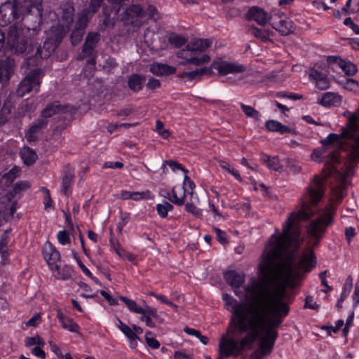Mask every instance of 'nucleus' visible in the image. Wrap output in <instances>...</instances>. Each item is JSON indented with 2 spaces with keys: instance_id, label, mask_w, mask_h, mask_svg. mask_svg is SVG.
<instances>
[{
  "instance_id": "obj_1",
  "label": "nucleus",
  "mask_w": 359,
  "mask_h": 359,
  "mask_svg": "<svg viewBox=\"0 0 359 359\" xmlns=\"http://www.w3.org/2000/svg\"><path fill=\"white\" fill-rule=\"evenodd\" d=\"M324 191L323 179L315 176L301 198V209L290 214L283 226L281 234L276 229L277 235L271 236L269 249L264 252L259 263V279H252L245 287V300L237 302L227 294L224 295L226 304L232 306L231 325L234 329L236 308L239 304H249L251 299L249 294L252 291H269L271 294L286 297V287L293 288L300 280L302 276L301 270L308 272L315 267L316 258L309 248L303 253L298 264L294 262L295 252L303 241L298 223L302 219H308L314 214L316 210L311 206L318 204L324 195Z\"/></svg>"
},
{
  "instance_id": "obj_2",
  "label": "nucleus",
  "mask_w": 359,
  "mask_h": 359,
  "mask_svg": "<svg viewBox=\"0 0 359 359\" xmlns=\"http://www.w3.org/2000/svg\"><path fill=\"white\" fill-rule=\"evenodd\" d=\"M249 304H239L233 319L235 330L239 332H253L255 340L260 336V349L269 355L278 337L276 329L289 313L290 307L280 297L267 291H252Z\"/></svg>"
},
{
  "instance_id": "obj_3",
  "label": "nucleus",
  "mask_w": 359,
  "mask_h": 359,
  "mask_svg": "<svg viewBox=\"0 0 359 359\" xmlns=\"http://www.w3.org/2000/svg\"><path fill=\"white\" fill-rule=\"evenodd\" d=\"M341 138L347 140L349 145L346 154L348 159L341 163L339 160L338 151L331 153L325 160V177H333L334 182L332 183L330 203L320 212L318 217L312 220L307 227V231L310 237L309 247H316L318 245L320 240L324 236L326 229L333 221V216L336 211L334 203L340 202L344 196V190L348 184V178L353 174V169L358 158H353L351 156V142L340 135L331 133L325 140H322L323 147L325 150L334 147L335 142H339Z\"/></svg>"
},
{
  "instance_id": "obj_4",
  "label": "nucleus",
  "mask_w": 359,
  "mask_h": 359,
  "mask_svg": "<svg viewBox=\"0 0 359 359\" xmlns=\"http://www.w3.org/2000/svg\"><path fill=\"white\" fill-rule=\"evenodd\" d=\"M341 138L347 140L349 145L346 154L348 159L341 163L339 160L338 151L331 153L325 160V177H333L334 182L332 183L330 203L320 212L318 217L312 220L307 227V231L310 237L309 247H316L318 245L320 240L324 236L326 229L333 221V216L336 211L334 203L340 202L344 196V190L348 184V178L353 174V169L358 158H353L351 156V142L340 135L331 133L325 140H322L323 147L325 150L334 147L335 142H339Z\"/></svg>"
},
{
  "instance_id": "obj_5",
  "label": "nucleus",
  "mask_w": 359,
  "mask_h": 359,
  "mask_svg": "<svg viewBox=\"0 0 359 359\" xmlns=\"http://www.w3.org/2000/svg\"><path fill=\"white\" fill-rule=\"evenodd\" d=\"M341 138L347 140L349 145L346 154L348 159L341 163L339 160L338 151L331 153L325 160V177H333L334 182L332 183L330 203L320 212L318 217L312 220L307 227V231L310 237L309 247H316L318 245L320 240L324 236L326 229L333 221V216L336 211L334 203L340 202L344 196V190L348 184V178L353 174V169L358 158H353L351 156V142L340 135L331 133L325 140H322L323 147L325 150L334 147L335 142H339Z\"/></svg>"
},
{
  "instance_id": "obj_6",
  "label": "nucleus",
  "mask_w": 359,
  "mask_h": 359,
  "mask_svg": "<svg viewBox=\"0 0 359 359\" xmlns=\"http://www.w3.org/2000/svg\"><path fill=\"white\" fill-rule=\"evenodd\" d=\"M212 41L208 39L191 40L184 48L177 53V57L181 60L180 65H193L199 66L210 61V57L206 54H202L208 49Z\"/></svg>"
},
{
  "instance_id": "obj_7",
  "label": "nucleus",
  "mask_w": 359,
  "mask_h": 359,
  "mask_svg": "<svg viewBox=\"0 0 359 359\" xmlns=\"http://www.w3.org/2000/svg\"><path fill=\"white\" fill-rule=\"evenodd\" d=\"M160 18L159 14L153 6H149L144 10L139 4H133L128 6L121 15V21L125 26H130L138 29L147 23L149 19L156 21Z\"/></svg>"
},
{
  "instance_id": "obj_8",
  "label": "nucleus",
  "mask_w": 359,
  "mask_h": 359,
  "mask_svg": "<svg viewBox=\"0 0 359 359\" xmlns=\"http://www.w3.org/2000/svg\"><path fill=\"white\" fill-rule=\"evenodd\" d=\"M212 69H217L219 75H226L229 74L241 73L245 71L246 68L243 65L233 63L227 61L214 62L211 65V68L203 67L196 69L191 72H185L181 74L180 78L188 80L201 79L204 74H211Z\"/></svg>"
},
{
  "instance_id": "obj_9",
  "label": "nucleus",
  "mask_w": 359,
  "mask_h": 359,
  "mask_svg": "<svg viewBox=\"0 0 359 359\" xmlns=\"http://www.w3.org/2000/svg\"><path fill=\"white\" fill-rule=\"evenodd\" d=\"M246 332V335L241 341L231 337H222L219 344L220 358L238 356L244 348L250 346L255 341V334L253 332Z\"/></svg>"
},
{
  "instance_id": "obj_10",
  "label": "nucleus",
  "mask_w": 359,
  "mask_h": 359,
  "mask_svg": "<svg viewBox=\"0 0 359 359\" xmlns=\"http://www.w3.org/2000/svg\"><path fill=\"white\" fill-rule=\"evenodd\" d=\"M344 116L347 117L348 123L341 133L342 137H347L351 142V156L359 157V116L356 113L345 111Z\"/></svg>"
},
{
  "instance_id": "obj_11",
  "label": "nucleus",
  "mask_w": 359,
  "mask_h": 359,
  "mask_svg": "<svg viewBox=\"0 0 359 359\" xmlns=\"http://www.w3.org/2000/svg\"><path fill=\"white\" fill-rule=\"evenodd\" d=\"M43 76V72L41 69L35 68L32 70L19 83L17 90L18 95L23 97L32 90L38 92Z\"/></svg>"
},
{
  "instance_id": "obj_12",
  "label": "nucleus",
  "mask_w": 359,
  "mask_h": 359,
  "mask_svg": "<svg viewBox=\"0 0 359 359\" xmlns=\"http://www.w3.org/2000/svg\"><path fill=\"white\" fill-rule=\"evenodd\" d=\"M24 11L18 8L15 4L6 1L0 6V25L6 26L15 19H18Z\"/></svg>"
},
{
  "instance_id": "obj_13",
  "label": "nucleus",
  "mask_w": 359,
  "mask_h": 359,
  "mask_svg": "<svg viewBox=\"0 0 359 359\" xmlns=\"http://www.w3.org/2000/svg\"><path fill=\"white\" fill-rule=\"evenodd\" d=\"M76 111V108L69 104L62 105L59 102H54L48 104L44 109L42 110L41 118H50L55 114H65V118L72 116Z\"/></svg>"
},
{
  "instance_id": "obj_14",
  "label": "nucleus",
  "mask_w": 359,
  "mask_h": 359,
  "mask_svg": "<svg viewBox=\"0 0 359 359\" xmlns=\"http://www.w3.org/2000/svg\"><path fill=\"white\" fill-rule=\"evenodd\" d=\"M59 43L53 39V37L48 36L44 41L43 47H39L36 49L34 57H29L27 60L28 65H34L35 61L39 57L46 59L49 57L52 53L57 48Z\"/></svg>"
},
{
  "instance_id": "obj_15",
  "label": "nucleus",
  "mask_w": 359,
  "mask_h": 359,
  "mask_svg": "<svg viewBox=\"0 0 359 359\" xmlns=\"http://www.w3.org/2000/svg\"><path fill=\"white\" fill-rule=\"evenodd\" d=\"M7 44L11 48L15 49V52L19 53H23L28 48L27 42L20 38V31L15 25L9 28Z\"/></svg>"
},
{
  "instance_id": "obj_16",
  "label": "nucleus",
  "mask_w": 359,
  "mask_h": 359,
  "mask_svg": "<svg viewBox=\"0 0 359 359\" xmlns=\"http://www.w3.org/2000/svg\"><path fill=\"white\" fill-rule=\"evenodd\" d=\"M271 26L281 35H288L294 31L293 22L283 14L275 15L272 18Z\"/></svg>"
},
{
  "instance_id": "obj_17",
  "label": "nucleus",
  "mask_w": 359,
  "mask_h": 359,
  "mask_svg": "<svg viewBox=\"0 0 359 359\" xmlns=\"http://www.w3.org/2000/svg\"><path fill=\"white\" fill-rule=\"evenodd\" d=\"M89 15L90 11L88 8L84 9L79 15L75 29L72 34V41L74 46H76L80 42L84 33V30L88 25Z\"/></svg>"
},
{
  "instance_id": "obj_18",
  "label": "nucleus",
  "mask_w": 359,
  "mask_h": 359,
  "mask_svg": "<svg viewBox=\"0 0 359 359\" xmlns=\"http://www.w3.org/2000/svg\"><path fill=\"white\" fill-rule=\"evenodd\" d=\"M111 3L110 6H105L103 8V13L104 15V24L107 26L113 25L114 23V18L117 16L120 11L121 5L126 0H107Z\"/></svg>"
},
{
  "instance_id": "obj_19",
  "label": "nucleus",
  "mask_w": 359,
  "mask_h": 359,
  "mask_svg": "<svg viewBox=\"0 0 359 359\" xmlns=\"http://www.w3.org/2000/svg\"><path fill=\"white\" fill-rule=\"evenodd\" d=\"M43 255L52 270L59 269L58 262L60 259V253L50 242H47L45 244L43 249Z\"/></svg>"
},
{
  "instance_id": "obj_20",
  "label": "nucleus",
  "mask_w": 359,
  "mask_h": 359,
  "mask_svg": "<svg viewBox=\"0 0 359 359\" xmlns=\"http://www.w3.org/2000/svg\"><path fill=\"white\" fill-rule=\"evenodd\" d=\"M48 121L44 118H38L26 132L25 137L29 142H36L41 130L47 126Z\"/></svg>"
},
{
  "instance_id": "obj_21",
  "label": "nucleus",
  "mask_w": 359,
  "mask_h": 359,
  "mask_svg": "<svg viewBox=\"0 0 359 359\" xmlns=\"http://www.w3.org/2000/svg\"><path fill=\"white\" fill-rule=\"evenodd\" d=\"M74 8L73 4L69 2L62 4L59 8L58 15H60V22L72 27L74 22Z\"/></svg>"
},
{
  "instance_id": "obj_22",
  "label": "nucleus",
  "mask_w": 359,
  "mask_h": 359,
  "mask_svg": "<svg viewBox=\"0 0 359 359\" xmlns=\"http://www.w3.org/2000/svg\"><path fill=\"white\" fill-rule=\"evenodd\" d=\"M224 279L235 290V294L239 295L238 289L244 283L245 275L236 271H229L224 273Z\"/></svg>"
},
{
  "instance_id": "obj_23",
  "label": "nucleus",
  "mask_w": 359,
  "mask_h": 359,
  "mask_svg": "<svg viewBox=\"0 0 359 359\" xmlns=\"http://www.w3.org/2000/svg\"><path fill=\"white\" fill-rule=\"evenodd\" d=\"M15 61L8 57L0 61V83L7 82L14 72Z\"/></svg>"
},
{
  "instance_id": "obj_24",
  "label": "nucleus",
  "mask_w": 359,
  "mask_h": 359,
  "mask_svg": "<svg viewBox=\"0 0 359 359\" xmlns=\"http://www.w3.org/2000/svg\"><path fill=\"white\" fill-rule=\"evenodd\" d=\"M149 71L156 76L172 74L176 72V68L166 64L154 62L149 66Z\"/></svg>"
},
{
  "instance_id": "obj_25",
  "label": "nucleus",
  "mask_w": 359,
  "mask_h": 359,
  "mask_svg": "<svg viewBox=\"0 0 359 359\" xmlns=\"http://www.w3.org/2000/svg\"><path fill=\"white\" fill-rule=\"evenodd\" d=\"M248 16L250 20L255 21L260 25H264L269 20L267 13L257 7L250 9Z\"/></svg>"
},
{
  "instance_id": "obj_26",
  "label": "nucleus",
  "mask_w": 359,
  "mask_h": 359,
  "mask_svg": "<svg viewBox=\"0 0 359 359\" xmlns=\"http://www.w3.org/2000/svg\"><path fill=\"white\" fill-rule=\"evenodd\" d=\"M182 188L174 187L171 193L166 192L163 196L168 198L172 203L177 205H182L184 203L185 192L182 191Z\"/></svg>"
},
{
  "instance_id": "obj_27",
  "label": "nucleus",
  "mask_w": 359,
  "mask_h": 359,
  "mask_svg": "<svg viewBox=\"0 0 359 359\" xmlns=\"http://www.w3.org/2000/svg\"><path fill=\"white\" fill-rule=\"evenodd\" d=\"M341 97L337 93L327 92L323 94L318 103L324 107L337 106L341 104Z\"/></svg>"
},
{
  "instance_id": "obj_28",
  "label": "nucleus",
  "mask_w": 359,
  "mask_h": 359,
  "mask_svg": "<svg viewBox=\"0 0 359 359\" xmlns=\"http://www.w3.org/2000/svg\"><path fill=\"white\" fill-rule=\"evenodd\" d=\"M309 77L316 81V86L320 90H326L330 87V81L325 75L316 69H311Z\"/></svg>"
},
{
  "instance_id": "obj_29",
  "label": "nucleus",
  "mask_w": 359,
  "mask_h": 359,
  "mask_svg": "<svg viewBox=\"0 0 359 359\" xmlns=\"http://www.w3.org/2000/svg\"><path fill=\"white\" fill-rule=\"evenodd\" d=\"M70 28L60 22L50 29L48 36L53 37V39L60 43L65 35L70 30Z\"/></svg>"
},
{
  "instance_id": "obj_30",
  "label": "nucleus",
  "mask_w": 359,
  "mask_h": 359,
  "mask_svg": "<svg viewBox=\"0 0 359 359\" xmlns=\"http://www.w3.org/2000/svg\"><path fill=\"white\" fill-rule=\"evenodd\" d=\"M145 79V76L140 74H132L128 80L129 88L134 92L140 91L142 88Z\"/></svg>"
},
{
  "instance_id": "obj_31",
  "label": "nucleus",
  "mask_w": 359,
  "mask_h": 359,
  "mask_svg": "<svg viewBox=\"0 0 359 359\" xmlns=\"http://www.w3.org/2000/svg\"><path fill=\"white\" fill-rule=\"evenodd\" d=\"M21 157L27 165H32L36 161V153L29 147H23L20 151Z\"/></svg>"
},
{
  "instance_id": "obj_32",
  "label": "nucleus",
  "mask_w": 359,
  "mask_h": 359,
  "mask_svg": "<svg viewBox=\"0 0 359 359\" xmlns=\"http://www.w3.org/2000/svg\"><path fill=\"white\" fill-rule=\"evenodd\" d=\"M13 106L11 100H6L0 110V125L6 123L11 114Z\"/></svg>"
},
{
  "instance_id": "obj_33",
  "label": "nucleus",
  "mask_w": 359,
  "mask_h": 359,
  "mask_svg": "<svg viewBox=\"0 0 359 359\" xmlns=\"http://www.w3.org/2000/svg\"><path fill=\"white\" fill-rule=\"evenodd\" d=\"M265 126L268 130L279 132L281 134L290 133L291 131L290 128L275 120L266 121Z\"/></svg>"
},
{
  "instance_id": "obj_34",
  "label": "nucleus",
  "mask_w": 359,
  "mask_h": 359,
  "mask_svg": "<svg viewBox=\"0 0 359 359\" xmlns=\"http://www.w3.org/2000/svg\"><path fill=\"white\" fill-rule=\"evenodd\" d=\"M249 32L263 41H267L270 39V32L266 29L250 26L249 27Z\"/></svg>"
},
{
  "instance_id": "obj_35",
  "label": "nucleus",
  "mask_w": 359,
  "mask_h": 359,
  "mask_svg": "<svg viewBox=\"0 0 359 359\" xmlns=\"http://www.w3.org/2000/svg\"><path fill=\"white\" fill-rule=\"evenodd\" d=\"M264 161L266 163L269 168L275 171H282L283 165L280 163L279 159L277 156L271 157L265 156Z\"/></svg>"
},
{
  "instance_id": "obj_36",
  "label": "nucleus",
  "mask_w": 359,
  "mask_h": 359,
  "mask_svg": "<svg viewBox=\"0 0 359 359\" xmlns=\"http://www.w3.org/2000/svg\"><path fill=\"white\" fill-rule=\"evenodd\" d=\"M241 108L246 116L253 118L255 121H260L261 116L259 112L252 107L245 104H241Z\"/></svg>"
},
{
  "instance_id": "obj_37",
  "label": "nucleus",
  "mask_w": 359,
  "mask_h": 359,
  "mask_svg": "<svg viewBox=\"0 0 359 359\" xmlns=\"http://www.w3.org/2000/svg\"><path fill=\"white\" fill-rule=\"evenodd\" d=\"M74 179V175L71 172H65L62 177V192L64 194H68V190L70 188Z\"/></svg>"
},
{
  "instance_id": "obj_38",
  "label": "nucleus",
  "mask_w": 359,
  "mask_h": 359,
  "mask_svg": "<svg viewBox=\"0 0 359 359\" xmlns=\"http://www.w3.org/2000/svg\"><path fill=\"white\" fill-rule=\"evenodd\" d=\"M20 171V170L18 167L14 166L11 170L3 175L1 181L4 182V183L7 185L11 184L17 177Z\"/></svg>"
},
{
  "instance_id": "obj_39",
  "label": "nucleus",
  "mask_w": 359,
  "mask_h": 359,
  "mask_svg": "<svg viewBox=\"0 0 359 359\" xmlns=\"http://www.w3.org/2000/svg\"><path fill=\"white\" fill-rule=\"evenodd\" d=\"M173 210V205L166 201H163L162 203L157 204L156 210L161 217H167L169 211Z\"/></svg>"
},
{
  "instance_id": "obj_40",
  "label": "nucleus",
  "mask_w": 359,
  "mask_h": 359,
  "mask_svg": "<svg viewBox=\"0 0 359 359\" xmlns=\"http://www.w3.org/2000/svg\"><path fill=\"white\" fill-rule=\"evenodd\" d=\"M339 67L346 75L348 76L355 74L358 70L356 66L350 61L344 60L343 62H341V65Z\"/></svg>"
},
{
  "instance_id": "obj_41",
  "label": "nucleus",
  "mask_w": 359,
  "mask_h": 359,
  "mask_svg": "<svg viewBox=\"0 0 359 359\" xmlns=\"http://www.w3.org/2000/svg\"><path fill=\"white\" fill-rule=\"evenodd\" d=\"M120 299H121L127 306L128 309L133 313H140L142 312V307L137 306L136 302L128 297H120Z\"/></svg>"
},
{
  "instance_id": "obj_42",
  "label": "nucleus",
  "mask_w": 359,
  "mask_h": 359,
  "mask_svg": "<svg viewBox=\"0 0 359 359\" xmlns=\"http://www.w3.org/2000/svg\"><path fill=\"white\" fill-rule=\"evenodd\" d=\"M30 187V183L28 181H19L16 182L13 187L11 195H16L21 191H26Z\"/></svg>"
},
{
  "instance_id": "obj_43",
  "label": "nucleus",
  "mask_w": 359,
  "mask_h": 359,
  "mask_svg": "<svg viewBox=\"0 0 359 359\" xmlns=\"http://www.w3.org/2000/svg\"><path fill=\"white\" fill-rule=\"evenodd\" d=\"M118 328L121 331L125 334V336L128 338V339H131L132 338L136 337V333L132 330L126 324L123 323L122 321L118 320Z\"/></svg>"
},
{
  "instance_id": "obj_44",
  "label": "nucleus",
  "mask_w": 359,
  "mask_h": 359,
  "mask_svg": "<svg viewBox=\"0 0 359 359\" xmlns=\"http://www.w3.org/2000/svg\"><path fill=\"white\" fill-rule=\"evenodd\" d=\"M169 42L175 48H180L185 44L187 39L184 36L177 34H172L169 37Z\"/></svg>"
},
{
  "instance_id": "obj_45",
  "label": "nucleus",
  "mask_w": 359,
  "mask_h": 359,
  "mask_svg": "<svg viewBox=\"0 0 359 359\" xmlns=\"http://www.w3.org/2000/svg\"><path fill=\"white\" fill-rule=\"evenodd\" d=\"M198 202V198L196 197L195 200H191L190 202L187 203L185 205L186 210L194 215L199 216L201 215V210L196 205Z\"/></svg>"
},
{
  "instance_id": "obj_46",
  "label": "nucleus",
  "mask_w": 359,
  "mask_h": 359,
  "mask_svg": "<svg viewBox=\"0 0 359 359\" xmlns=\"http://www.w3.org/2000/svg\"><path fill=\"white\" fill-rule=\"evenodd\" d=\"M155 130L164 139H167L170 135V131L168 129L164 128L163 122L159 120H157L156 122Z\"/></svg>"
},
{
  "instance_id": "obj_47",
  "label": "nucleus",
  "mask_w": 359,
  "mask_h": 359,
  "mask_svg": "<svg viewBox=\"0 0 359 359\" xmlns=\"http://www.w3.org/2000/svg\"><path fill=\"white\" fill-rule=\"evenodd\" d=\"M187 188L190 189V191L188 192V194L190 195V196L193 197L195 194V191H194L195 188V184L187 175H185L182 187V189L185 193L186 191H188Z\"/></svg>"
},
{
  "instance_id": "obj_48",
  "label": "nucleus",
  "mask_w": 359,
  "mask_h": 359,
  "mask_svg": "<svg viewBox=\"0 0 359 359\" xmlns=\"http://www.w3.org/2000/svg\"><path fill=\"white\" fill-rule=\"evenodd\" d=\"M90 56V32L86 36V42L83 48L82 53L78 57L79 60H83Z\"/></svg>"
},
{
  "instance_id": "obj_49",
  "label": "nucleus",
  "mask_w": 359,
  "mask_h": 359,
  "mask_svg": "<svg viewBox=\"0 0 359 359\" xmlns=\"http://www.w3.org/2000/svg\"><path fill=\"white\" fill-rule=\"evenodd\" d=\"M151 194L149 191H133L132 193V198L134 201H140L141 199H149L151 198Z\"/></svg>"
},
{
  "instance_id": "obj_50",
  "label": "nucleus",
  "mask_w": 359,
  "mask_h": 359,
  "mask_svg": "<svg viewBox=\"0 0 359 359\" xmlns=\"http://www.w3.org/2000/svg\"><path fill=\"white\" fill-rule=\"evenodd\" d=\"M62 326L71 332H76L78 325L74 323L72 319L67 318L66 320L61 323Z\"/></svg>"
},
{
  "instance_id": "obj_51",
  "label": "nucleus",
  "mask_w": 359,
  "mask_h": 359,
  "mask_svg": "<svg viewBox=\"0 0 359 359\" xmlns=\"http://www.w3.org/2000/svg\"><path fill=\"white\" fill-rule=\"evenodd\" d=\"M25 344L27 346H32L33 345L43 346L44 344L41 338L39 335L33 337H27L25 340Z\"/></svg>"
},
{
  "instance_id": "obj_52",
  "label": "nucleus",
  "mask_w": 359,
  "mask_h": 359,
  "mask_svg": "<svg viewBox=\"0 0 359 359\" xmlns=\"http://www.w3.org/2000/svg\"><path fill=\"white\" fill-rule=\"evenodd\" d=\"M57 238L60 243L66 245L69 243V233L67 230L60 231L58 232Z\"/></svg>"
},
{
  "instance_id": "obj_53",
  "label": "nucleus",
  "mask_w": 359,
  "mask_h": 359,
  "mask_svg": "<svg viewBox=\"0 0 359 359\" xmlns=\"http://www.w3.org/2000/svg\"><path fill=\"white\" fill-rule=\"evenodd\" d=\"M151 334V332H147L145 334V340L147 345L152 348H158L160 343L156 339L150 337L149 335Z\"/></svg>"
},
{
  "instance_id": "obj_54",
  "label": "nucleus",
  "mask_w": 359,
  "mask_h": 359,
  "mask_svg": "<svg viewBox=\"0 0 359 359\" xmlns=\"http://www.w3.org/2000/svg\"><path fill=\"white\" fill-rule=\"evenodd\" d=\"M140 314H144L151 318L158 317L156 310L154 308L149 306H145L144 307H142V312H140Z\"/></svg>"
},
{
  "instance_id": "obj_55",
  "label": "nucleus",
  "mask_w": 359,
  "mask_h": 359,
  "mask_svg": "<svg viewBox=\"0 0 359 359\" xmlns=\"http://www.w3.org/2000/svg\"><path fill=\"white\" fill-rule=\"evenodd\" d=\"M287 166L294 173L299 172L301 170V166L299 163L292 159H287Z\"/></svg>"
},
{
  "instance_id": "obj_56",
  "label": "nucleus",
  "mask_w": 359,
  "mask_h": 359,
  "mask_svg": "<svg viewBox=\"0 0 359 359\" xmlns=\"http://www.w3.org/2000/svg\"><path fill=\"white\" fill-rule=\"evenodd\" d=\"M214 231L216 233L217 238L220 243L225 244L227 243L226 234L224 231L216 227L214 228Z\"/></svg>"
},
{
  "instance_id": "obj_57",
  "label": "nucleus",
  "mask_w": 359,
  "mask_h": 359,
  "mask_svg": "<svg viewBox=\"0 0 359 359\" xmlns=\"http://www.w3.org/2000/svg\"><path fill=\"white\" fill-rule=\"evenodd\" d=\"M325 147H320L318 149H315L311 155V158L313 161H320V159L323 157L324 154L325 153Z\"/></svg>"
},
{
  "instance_id": "obj_58",
  "label": "nucleus",
  "mask_w": 359,
  "mask_h": 359,
  "mask_svg": "<svg viewBox=\"0 0 359 359\" xmlns=\"http://www.w3.org/2000/svg\"><path fill=\"white\" fill-rule=\"evenodd\" d=\"M344 88L348 90L354 91L358 89V83L356 81L352 79H348L344 83Z\"/></svg>"
},
{
  "instance_id": "obj_59",
  "label": "nucleus",
  "mask_w": 359,
  "mask_h": 359,
  "mask_svg": "<svg viewBox=\"0 0 359 359\" xmlns=\"http://www.w3.org/2000/svg\"><path fill=\"white\" fill-rule=\"evenodd\" d=\"M74 258L76 259L78 265L79 267L82 269L83 273H85L87 276H90V271L89 269L83 264L82 261L81 260L80 257L78 256L77 253L74 251H72Z\"/></svg>"
},
{
  "instance_id": "obj_60",
  "label": "nucleus",
  "mask_w": 359,
  "mask_h": 359,
  "mask_svg": "<svg viewBox=\"0 0 359 359\" xmlns=\"http://www.w3.org/2000/svg\"><path fill=\"white\" fill-rule=\"evenodd\" d=\"M161 86V83L158 79L151 78L149 79L147 87L151 90H155Z\"/></svg>"
},
{
  "instance_id": "obj_61",
  "label": "nucleus",
  "mask_w": 359,
  "mask_h": 359,
  "mask_svg": "<svg viewBox=\"0 0 359 359\" xmlns=\"http://www.w3.org/2000/svg\"><path fill=\"white\" fill-rule=\"evenodd\" d=\"M172 170H182L184 173H187V170L184 169L181 164L174 161H169L165 162Z\"/></svg>"
},
{
  "instance_id": "obj_62",
  "label": "nucleus",
  "mask_w": 359,
  "mask_h": 359,
  "mask_svg": "<svg viewBox=\"0 0 359 359\" xmlns=\"http://www.w3.org/2000/svg\"><path fill=\"white\" fill-rule=\"evenodd\" d=\"M41 322V316L39 314H36L32 316L26 323L27 326H36Z\"/></svg>"
},
{
  "instance_id": "obj_63",
  "label": "nucleus",
  "mask_w": 359,
  "mask_h": 359,
  "mask_svg": "<svg viewBox=\"0 0 359 359\" xmlns=\"http://www.w3.org/2000/svg\"><path fill=\"white\" fill-rule=\"evenodd\" d=\"M100 293L106 299V300L109 303V304H111V305H117L118 304V300L116 299L113 298L107 292H105L104 290H101Z\"/></svg>"
},
{
  "instance_id": "obj_64",
  "label": "nucleus",
  "mask_w": 359,
  "mask_h": 359,
  "mask_svg": "<svg viewBox=\"0 0 359 359\" xmlns=\"http://www.w3.org/2000/svg\"><path fill=\"white\" fill-rule=\"evenodd\" d=\"M100 293L106 299V300L109 303V304H111V305H117L118 304V300L116 299L113 298L107 292H105L104 290H101Z\"/></svg>"
}]
</instances>
